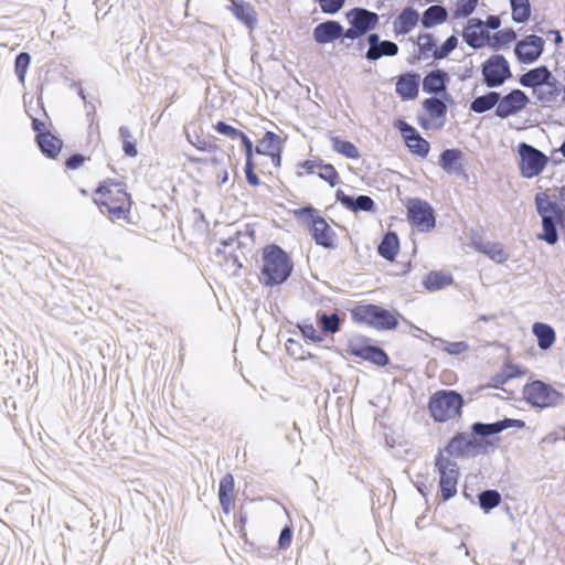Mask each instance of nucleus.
<instances>
[{
    "instance_id": "26",
    "label": "nucleus",
    "mask_w": 565,
    "mask_h": 565,
    "mask_svg": "<svg viewBox=\"0 0 565 565\" xmlns=\"http://www.w3.org/2000/svg\"><path fill=\"white\" fill-rule=\"evenodd\" d=\"M510 427L522 428V427H524V422L521 419L505 418L503 420H500V422H497L493 424L476 423L472 425V430L475 434L480 435V436H490V435L501 433L502 430L510 428Z\"/></svg>"
},
{
    "instance_id": "16",
    "label": "nucleus",
    "mask_w": 565,
    "mask_h": 565,
    "mask_svg": "<svg viewBox=\"0 0 565 565\" xmlns=\"http://www.w3.org/2000/svg\"><path fill=\"white\" fill-rule=\"evenodd\" d=\"M282 149L284 139L273 131H266L263 138L258 140L255 152L269 157L273 166L278 169L281 166Z\"/></svg>"
},
{
    "instance_id": "64",
    "label": "nucleus",
    "mask_w": 565,
    "mask_h": 565,
    "mask_svg": "<svg viewBox=\"0 0 565 565\" xmlns=\"http://www.w3.org/2000/svg\"><path fill=\"white\" fill-rule=\"evenodd\" d=\"M381 42L380 35L377 33H371L367 36V43L370 45L369 50H373V47L377 46V44Z\"/></svg>"
},
{
    "instance_id": "31",
    "label": "nucleus",
    "mask_w": 565,
    "mask_h": 565,
    "mask_svg": "<svg viewBox=\"0 0 565 565\" xmlns=\"http://www.w3.org/2000/svg\"><path fill=\"white\" fill-rule=\"evenodd\" d=\"M532 332L536 337L537 345L541 350L550 349L556 340L554 329L543 322H535L532 327Z\"/></svg>"
},
{
    "instance_id": "39",
    "label": "nucleus",
    "mask_w": 565,
    "mask_h": 565,
    "mask_svg": "<svg viewBox=\"0 0 565 565\" xmlns=\"http://www.w3.org/2000/svg\"><path fill=\"white\" fill-rule=\"evenodd\" d=\"M512 20L516 23H524L531 17L530 0H510Z\"/></svg>"
},
{
    "instance_id": "45",
    "label": "nucleus",
    "mask_w": 565,
    "mask_h": 565,
    "mask_svg": "<svg viewBox=\"0 0 565 565\" xmlns=\"http://www.w3.org/2000/svg\"><path fill=\"white\" fill-rule=\"evenodd\" d=\"M318 322L323 332L335 333L340 330V318L338 313H322L319 316Z\"/></svg>"
},
{
    "instance_id": "57",
    "label": "nucleus",
    "mask_w": 565,
    "mask_h": 565,
    "mask_svg": "<svg viewBox=\"0 0 565 565\" xmlns=\"http://www.w3.org/2000/svg\"><path fill=\"white\" fill-rule=\"evenodd\" d=\"M190 143L195 149H198L199 151H203V152H212V151H215L218 149V146L214 141L206 140V139L199 138V137L195 140H190Z\"/></svg>"
},
{
    "instance_id": "60",
    "label": "nucleus",
    "mask_w": 565,
    "mask_h": 565,
    "mask_svg": "<svg viewBox=\"0 0 565 565\" xmlns=\"http://www.w3.org/2000/svg\"><path fill=\"white\" fill-rule=\"evenodd\" d=\"M468 350V344L466 342H449L445 347V351L449 354H460Z\"/></svg>"
},
{
    "instance_id": "62",
    "label": "nucleus",
    "mask_w": 565,
    "mask_h": 565,
    "mask_svg": "<svg viewBox=\"0 0 565 565\" xmlns=\"http://www.w3.org/2000/svg\"><path fill=\"white\" fill-rule=\"evenodd\" d=\"M32 128L34 131H36V135H41V134H47L49 131H46V124L44 120H41L39 118H33L32 119Z\"/></svg>"
},
{
    "instance_id": "44",
    "label": "nucleus",
    "mask_w": 565,
    "mask_h": 565,
    "mask_svg": "<svg viewBox=\"0 0 565 565\" xmlns=\"http://www.w3.org/2000/svg\"><path fill=\"white\" fill-rule=\"evenodd\" d=\"M535 206L540 215L557 214V206L553 203L546 193H537L535 196Z\"/></svg>"
},
{
    "instance_id": "20",
    "label": "nucleus",
    "mask_w": 565,
    "mask_h": 565,
    "mask_svg": "<svg viewBox=\"0 0 565 565\" xmlns=\"http://www.w3.org/2000/svg\"><path fill=\"white\" fill-rule=\"evenodd\" d=\"M420 76L416 73L407 72L396 78L395 92L402 100H413L419 93Z\"/></svg>"
},
{
    "instance_id": "25",
    "label": "nucleus",
    "mask_w": 565,
    "mask_h": 565,
    "mask_svg": "<svg viewBox=\"0 0 565 565\" xmlns=\"http://www.w3.org/2000/svg\"><path fill=\"white\" fill-rule=\"evenodd\" d=\"M524 374L525 371L520 365L512 362H507L498 373L490 377L489 386L493 388H500L510 380L521 377Z\"/></svg>"
},
{
    "instance_id": "18",
    "label": "nucleus",
    "mask_w": 565,
    "mask_h": 565,
    "mask_svg": "<svg viewBox=\"0 0 565 565\" xmlns=\"http://www.w3.org/2000/svg\"><path fill=\"white\" fill-rule=\"evenodd\" d=\"M465 42L472 49H482L488 46L490 32L484 28L483 21L478 18L469 19L463 31Z\"/></svg>"
},
{
    "instance_id": "50",
    "label": "nucleus",
    "mask_w": 565,
    "mask_h": 565,
    "mask_svg": "<svg viewBox=\"0 0 565 565\" xmlns=\"http://www.w3.org/2000/svg\"><path fill=\"white\" fill-rule=\"evenodd\" d=\"M119 136L122 141V150L125 154L128 157H136L138 151L136 148V143L132 140L130 130L127 127L122 126L119 128Z\"/></svg>"
},
{
    "instance_id": "54",
    "label": "nucleus",
    "mask_w": 565,
    "mask_h": 565,
    "mask_svg": "<svg viewBox=\"0 0 565 565\" xmlns=\"http://www.w3.org/2000/svg\"><path fill=\"white\" fill-rule=\"evenodd\" d=\"M458 45V39L455 35L449 36L440 47L435 51V60L447 57Z\"/></svg>"
},
{
    "instance_id": "1",
    "label": "nucleus",
    "mask_w": 565,
    "mask_h": 565,
    "mask_svg": "<svg viewBox=\"0 0 565 565\" xmlns=\"http://www.w3.org/2000/svg\"><path fill=\"white\" fill-rule=\"evenodd\" d=\"M483 445L477 438L462 433L456 434L435 456L434 467L438 475L440 491L439 503H444L458 493L460 470L454 458L475 457L481 452Z\"/></svg>"
},
{
    "instance_id": "46",
    "label": "nucleus",
    "mask_w": 565,
    "mask_h": 565,
    "mask_svg": "<svg viewBox=\"0 0 565 565\" xmlns=\"http://www.w3.org/2000/svg\"><path fill=\"white\" fill-rule=\"evenodd\" d=\"M479 0H457L452 11L454 19L469 17L477 8Z\"/></svg>"
},
{
    "instance_id": "51",
    "label": "nucleus",
    "mask_w": 565,
    "mask_h": 565,
    "mask_svg": "<svg viewBox=\"0 0 565 565\" xmlns=\"http://www.w3.org/2000/svg\"><path fill=\"white\" fill-rule=\"evenodd\" d=\"M235 15L246 25L254 26L256 23V13L248 4H236L234 9Z\"/></svg>"
},
{
    "instance_id": "19",
    "label": "nucleus",
    "mask_w": 565,
    "mask_h": 565,
    "mask_svg": "<svg viewBox=\"0 0 565 565\" xmlns=\"http://www.w3.org/2000/svg\"><path fill=\"white\" fill-rule=\"evenodd\" d=\"M217 497L223 513H232L236 503L235 479L232 473H225L221 478Z\"/></svg>"
},
{
    "instance_id": "33",
    "label": "nucleus",
    "mask_w": 565,
    "mask_h": 565,
    "mask_svg": "<svg viewBox=\"0 0 565 565\" xmlns=\"http://www.w3.org/2000/svg\"><path fill=\"white\" fill-rule=\"evenodd\" d=\"M452 281L454 279L449 274L430 271L424 277L423 285L427 290L436 291L451 285Z\"/></svg>"
},
{
    "instance_id": "21",
    "label": "nucleus",
    "mask_w": 565,
    "mask_h": 565,
    "mask_svg": "<svg viewBox=\"0 0 565 565\" xmlns=\"http://www.w3.org/2000/svg\"><path fill=\"white\" fill-rule=\"evenodd\" d=\"M343 26L338 21H326L313 29V39L319 44L333 42L344 36Z\"/></svg>"
},
{
    "instance_id": "59",
    "label": "nucleus",
    "mask_w": 565,
    "mask_h": 565,
    "mask_svg": "<svg viewBox=\"0 0 565 565\" xmlns=\"http://www.w3.org/2000/svg\"><path fill=\"white\" fill-rule=\"evenodd\" d=\"M88 160L87 157L75 153L66 159L65 169L66 170H77L84 166V163Z\"/></svg>"
},
{
    "instance_id": "42",
    "label": "nucleus",
    "mask_w": 565,
    "mask_h": 565,
    "mask_svg": "<svg viewBox=\"0 0 565 565\" xmlns=\"http://www.w3.org/2000/svg\"><path fill=\"white\" fill-rule=\"evenodd\" d=\"M461 156L459 149H446L439 156V166L446 172H450L459 163Z\"/></svg>"
},
{
    "instance_id": "22",
    "label": "nucleus",
    "mask_w": 565,
    "mask_h": 565,
    "mask_svg": "<svg viewBox=\"0 0 565 565\" xmlns=\"http://www.w3.org/2000/svg\"><path fill=\"white\" fill-rule=\"evenodd\" d=\"M552 73L545 65L532 68L520 76V84L524 87L534 88V90L543 85H552Z\"/></svg>"
},
{
    "instance_id": "38",
    "label": "nucleus",
    "mask_w": 565,
    "mask_h": 565,
    "mask_svg": "<svg viewBox=\"0 0 565 565\" xmlns=\"http://www.w3.org/2000/svg\"><path fill=\"white\" fill-rule=\"evenodd\" d=\"M398 53V46L396 43L384 40L381 41L377 46L373 47V50H367L365 57L369 61H376L382 56H395Z\"/></svg>"
},
{
    "instance_id": "34",
    "label": "nucleus",
    "mask_w": 565,
    "mask_h": 565,
    "mask_svg": "<svg viewBox=\"0 0 565 565\" xmlns=\"http://www.w3.org/2000/svg\"><path fill=\"white\" fill-rule=\"evenodd\" d=\"M515 40V31L511 28H508L499 30L493 35H490L488 46H490L494 51H499L501 49L508 47Z\"/></svg>"
},
{
    "instance_id": "8",
    "label": "nucleus",
    "mask_w": 565,
    "mask_h": 565,
    "mask_svg": "<svg viewBox=\"0 0 565 565\" xmlns=\"http://www.w3.org/2000/svg\"><path fill=\"white\" fill-rule=\"evenodd\" d=\"M523 398L532 406L546 408L557 405L563 395L550 384L535 380L523 387Z\"/></svg>"
},
{
    "instance_id": "2",
    "label": "nucleus",
    "mask_w": 565,
    "mask_h": 565,
    "mask_svg": "<svg viewBox=\"0 0 565 565\" xmlns=\"http://www.w3.org/2000/svg\"><path fill=\"white\" fill-rule=\"evenodd\" d=\"M93 201L111 222L129 221L132 200L122 182L113 179L103 181L93 192Z\"/></svg>"
},
{
    "instance_id": "37",
    "label": "nucleus",
    "mask_w": 565,
    "mask_h": 565,
    "mask_svg": "<svg viewBox=\"0 0 565 565\" xmlns=\"http://www.w3.org/2000/svg\"><path fill=\"white\" fill-rule=\"evenodd\" d=\"M500 94L497 92H490L486 95L479 96L470 104V109L473 113L482 114L492 109L495 105L498 106Z\"/></svg>"
},
{
    "instance_id": "5",
    "label": "nucleus",
    "mask_w": 565,
    "mask_h": 565,
    "mask_svg": "<svg viewBox=\"0 0 565 565\" xmlns=\"http://www.w3.org/2000/svg\"><path fill=\"white\" fill-rule=\"evenodd\" d=\"M463 397L456 391L439 390L428 401V411L437 423H446L461 417Z\"/></svg>"
},
{
    "instance_id": "41",
    "label": "nucleus",
    "mask_w": 565,
    "mask_h": 565,
    "mask_svg": "<svg viewBox=\"0 0 565 565\" xmlns=\"http://www.w3.org/2000/svg\"><path fill=\"white\" fill-rule=\"evenodd\" d=\"M321 180L326 181L330 186H335L340 183V174L331 163L320 161L319 168L316 173Z\"/></svg>"
},
{
    "instance_id": "28",
    "label": "nucleus",
    "mask_w": 565,
    "mask_h": 565,
    "mask_svg": "<svg viewBox=\"0 0 565 565\" xmlns=\"http://www.w3.org/2000/svg\"><path fill=\"white\" fill-rule=\"evenodd\" d=\"M35 139L41 151L52 159L56 158L63 148V141L51 132L36 135Z\"/></svg>"
},
{
    "instance_id": "58",
    "label": "nucleus",
    "mask_w": 565,
    "mask_h": 565,
    "mask_svg": "<svg viewBox=\"0 0 565 565\" xmlns=\"http://www.w3.org/2000/svg\"><path fill=\"white\" fill-rule=\"evenodd\" d=\"M291 542H292V529H291V526L286 525L281 530L279 539H278L279 550L285 551V550L289 548L291 545Z\"/></svg>"
},
{
    "instance_id": "11",
    "label": "nucleus",
    "mask_w": 565,
    "mask_h": 565,
    "mask_svg": "<svg viewBox=\"0 0 565 565\" xmlns=\"http://www.w3.org/2000/svg\"><path fill=\"white\" fill-rule=\"evenodd\" d=\"M347 19L350 28L345 31L344 36L350 40H355L374 30L380 21L377 13L363 8L351 9L347 13Z\"/></svg>"
},
{
    "instance_id": "56",
    "label": "nucleus",
    "mask_w": 565,
    "mask_h": 565,
    "mask_svg": "<svg viewBox=\"0 0 565 565\" xmlns=\"http://www.w3.org/2000/svg\"><path fill=\"white\" fill-rule=\"evenodd\" d=\"M345 0H319L322 12L333 14L337 13L344 4Z\"/></svg>"
},
{
    "instance_id": "43",
    "label": "nucleus",
    "mask_w": 565,
    "mask_h": 565,
    "mask_svg": "<svg viewBox=\"0 0 565 565\" xmlns=\"http://www.w3.org/2000/svg\"><path fill=\"white\" fill-rule=\"evenodd\" d=\"M418 51L419 54L424 57H433L435 60V51H437V45L434 36L431 34H423L418 36Z\"/></svg>"
},
{
    "instance_id": "15",
    "label": "nucleus",
    "mask_w": 565,
    "mask_h": 565,
    "mask_svg": "<svg viewBox=\"0 0 565 565\" xmlns=\"http://www.w3.org/2000/svg\"><path fill=\"white\" fill-rule=\"evenodd\" d=\"M423 108L428 115L427 117H418V124L423 129L428 130L444 126L447 106L443 100L436 97L426 98L423 102Z\"/></svg>"
},
{
    "instance_id": "29",
    "label": "nucleus",
    "mask_w": 565,
    "mask_h": 565,
    "mask_svg": "<svg viewBox=\"0 0 565 565\" xmlns=\"http://www.w3.org/2000/svg\"><path fill=\"white\" fill-rule=\"evenodd\" d=\"M418 13L412 9H404L394 21V30L398 34L409 33L418 22Z\"/></svg>"
},
{
    "instance_id": "47",
    "label": "nucleus",
    "mask_w": 565,
    "mask_h": 565,
    "mask_svg": "<svg viewBox=\"0 0 565 565\" xmlns=\"http://www.w3.org/2000/svg\"><path fill=\"white\" fill-rule=\"evenodd\" d=\"M501 502V495L497 490H486L479 494L480 507L489 511L498 507Z\"/></svg>"
},
{
    "instance_id": "35",
    "label": "nucleus",
    "mask_w": 565,
    "mask_h": 565,
    "mask_svg": "<svg viewBox=\"0 0 565 565\" xmlns=\"http://www.w3.org/2000/svg\"><path fill=\"white\" fill-rule=\"evenodd\" d=\"M330 141L332 145V149L343 157L352 160H358L361 157V153L358 147L351 141L343 140L338 136L330 137Z\"/></svg>"
},
{
    "instance_id": "61",
    "label": "nucleus",
    "mask_w": 565,
    "mask_h": 565,
    "mask_svg": "<svg viewBox=\"0 0 565 565\" xmlns=\"http://www.w3.org/2000/svg\"><path fill=\"white\" fill-rule=\"evenodd\" d=\"M484 23V28L488 30V29H491V30H498L501 25V20L498 15H489L487 18V21L483 22Z\"/></svg>"
},
{
    "instance_id": "53",
    "label": "nucleus",
    "mask_w": 565,
    "mask_h": 565,
    "mask_svg": "<svg viewBox=\"0 0 565 565\" xmlns=\"http://www.w3.org/2000/svg\"><path fill=\"white\" fill-rule=\"evenodd\" d=\"M320 161H321V159L316 158V159H309V160L299 162L297 166V172H296L297 175L305 177V175L316 174L317 170L319 168Z\"/></svg>"
},
{
    "instance_id": "55",
    "label": "nucleus",
    "mask_w": 565,
    "mask_h": 565,
    "mask_svg": "<svg viewBox=\"0 0 565 565\" xmlns=\"http://www.w3.org/2000/svg\"><path fill=\"white\" fill-rule=\"evenodd\" d=\"M214 130L218 132L222 136H225L230 139H237V137L241 135V130L236 129L235 127L224 122V121H217L214 125Z\"/></svg>"
},
{
    "instance_id": "27",
    "label": "nucleus",
    "mask_w": 565,
    "mask_h": 565,
    "mask_svg": "<svg viewBox=\"0 0 565 565\" xmlns=\"http://www.w3.org/2000/svg\"><path fill=\"white\" fill-rule=\"evenodd\" d=\"M448 74L443 70L429 72L423 79V89L427 94L438 95L446 92Z\"/></svg>"
},
{
    "instance_id": "63",
    "label": "nucleus",
    "mask_w": 565,
    "mask_h": 565,
    "mask_svg": "<svg viewBox=\"0 0 565 565\" xmlns=\"http://www.w3.org/2000/svg\"><path fill=\"white\" fill-rule=\"evenodd\" d=\"M305 337L313 340V341H320L321 337L317 335V331L312 326H306L301 329Z\"/></svg>"
},
{
    "instance_id": "10",
    "label": "nucleus",
    "mask_w": 565,
    "mask_h": 565,
    "mask_svg": "<svg viewBox=\"0 0 565 565\" xmlns=\"http://www.w3.org/2000/svg\"><path fill=\"white\" fill-rule=\"evenodd\" d=\"M481 73L488 87H499L512 76L510 63L501 54L489 56L481 65Z\"/></svg>"
},
{
    "instance_id": "49",
    "label": "nucleus",
    "mask_w": 565,
    "mask_h": 565,
    "mask_svg": "<svg viewBox=\"0 0 565 565\" xmlns=\"http://www.w3.org/2000/svg\"><path fill=\"white\" fill-rule=\"evenodd\" d=\"M31 62V56L29 53L22 52L20 53L14 61V72L17 77L21 84H24L26 72Z\"/></svg>"
},
{
    "instance_id": "23",
    "label": "nucleus",
    "mask_w": 565,
    "mask_h": 565,
    "mask_svg": "<svg viewBox=\"0 0 565 565\" xmlns=\"http://www.w3.org/2000/svg\"><path fill=\"white\" fill-rule=\"evenodd\" d=\"M237 139H241L244 150H245V177L246 181L252 186H258L260 184V180L255 173V169L257 168V164L254 161V146L250 139L244 134L241 132V135L237 137Z\"/></svg>"
},
{
    "instance_id": "12",
    "label": "nucleus",
    "mask_w": 565,
    "mask_h": 565,
    "mask_svg": "<svg viewBox=\"0 0 565 565\" xmlns=\"http://www.w3.org/2000/svg\"><path fill=\"white\" fill-rule=\"evenodd\" d=\"M366 341L367 339L365 338L350 340L347 348L348 354L361 358L379 366L387 365L390 359L385 351L367 344Z\"/></svg>"
},
{
    "instance_id": "30",
    "label": "nucleus",
    "mask_w": 565,
    "mask_h": 565,
    "mask_svg": "<svg viewBox=\"0 0 565 565\" xmlns=\"http://www.w3.org/2000/svg\"><path fill=\"white\" fill-rule=\"evenodd\" d=\"M475 246L478 252L487 255L490 259L498 264H503L509 258V254L505 252L501 243L478 242L475 244Z\"/></svg>"
},
{
    "instance_id": "4",
    "label": "nucleus",
    "mask_w": 565,
    "mask_h": 565,
    "mask_svg": "<svg viewBox=\"0 0 565 565\" xmlns=\"http://www.w3.org/2000/svg\"><path fill=\"white\" fill-rule=\"evenodd\" d=\"M295 216L309 231L315 243L327 249L337 247V233L320 212L311 205L295 210Z\"/></svg>"
},
{
    "instance_id": "52",
    "label": "nucleus",
    "mask_w": 565,
    "mask_h": 565,
    "mask_svg": "<svg viewBox=\"0 0 565 565\" xmlns=\"http://www.w3.org/2000/svg\"><path fill=\"white\" fill-rule=\"evenodd\" d=\"M186 160L190 164L195 167L198 172H202L205 168H215L218 164V160L215 157L212 158H200L191 154H186Z\"/></svg>"
},
{
    "instance_id": "40",
    "label": "nucleus",
    "mask_w": 565,
    "mask_h": 565,
    "mask_svg": "<svg viewBox=\"0 0 565 565\" xmlns=\"http://www.w3.org/2000/svg\"><path fill=\"white\" fill-rule=\"evenodd\" d=\"M541 216L543 232L539 234L537 237L550 245H554L558 239L555 222L551 215Z\"/></svg>"
},
{
    "instance_id": "24",
    "label": "nucleus",
    "mask_w": 565,
    "mask_h": 565,
    "mask_svg": "<svg viewBox=\"0 0 565 565\" xmlns=\"http://www.w3.org/2000/svg\"><path fill=\"white\" fill-rule=\"evenodd\" d=\"M337 201H339L344 207L352 212H371L375 207V203L372 198L367 195H360L356 199L345 194L343 191L338 190L335 193Z\"/></svg>"
},
{
    "instance_id": "17",
    "label": "nucleus",
    "mask_w": 565,
    "mask_h": 565,
    "mask_svg": "<svg viewBox=\"0 0 565 565\" xmlns=\"http://www.w3.org/2000/svg\"><path fill=\"white\" fill-rule=\"evenodd\" d=\"M530 99L521 89H513L503 97H499L495 115L500 118H508L522 111Z\"/></svg>"
},
{
    "instance_id": "13",
    "label": "nucleus",
    "mask_w": 565,
    "mask_h": 565,
    "mask_svg": "<svg viewBox=\"0 0 565 565\" xmlns=\"http://www.w3.org/2000/svg\"><path fill=\"white\" fill-rule=\"evenodd\" d=\"M394 127L399 130L401 136L412 154L422 159H425L428 156L430 151V143L423 138L413 126L402 119H397Z\"/></svg>"
},
{
    "instance_id": "9",
    "label": "nucleus",
    "mask_w": 565,
    "mask_h": 565,
    "mask_svg": "<svg viewBox=\"0 0 565 565\" xmlns=\"http://www.w3.org/2000/svg\"><path fill=\"white\" fill-rule=\"evenodd\" d=\"M406 216L408 223L420 232H430L436 226V216L433 206L418 198L406 202Z\"/></svg>"
},
{
    "instance_id": "32",
    "label": "nucleus",
    "mask_w": 565,
    "mask_h": 565,
    "mask_svg": "<svg viewBox=\"0 0 565 565\" xmlns=\"http://www.w3.org/2000/svg\"><path fill=\"white\" fill-rule=\"evenodd\" d=\"M398 252L399 241L397 234L394 232L386 233L379 245V254L387 260H394Z\"/></svg>"
},
{
    "instance_id": "36",
    "label": "nucleus",
    "mask_w": 565,
    "mask_h": 565,
    "mask_svg": "<svg viewBox=\"0 0 565 565\" xmlns=\"http://www.w3.org/2000/svg\"><path fill=\"white\" fill-rule=\"evenodd\" d=\"M448 18L446 8L441 6H431L425 10L422 23L425 28H431L437 24L444 23Z\"/></svg>"
},
{
    "instance_id": "3",
    "label": "nucleus",
    "mask_w": 565,
    "mask_h": 565,
    "mask_svg": "<svg viewBox=\"0 0 565 565\" xmlns=\"http://www.w3.org/2000/svg\"><path fill=\"white\" fill-rule=\"evenodd\" d=\"M294 263L290 256L278 245L269 244L263 248L260 282L267 287L285 282L291 275Z\"/></svg>"
},
{
    "instance_id": "14",
    "label": "nucleus",
    "mask_w": 565,
    "mask_h": 565,
    "mask_svg": "<svg viewBox=\"0 0 565 565\" xmlns=\"http://www.w3.org/2000/svg\"><path fill=\"white\" fill-rule=\"evenodd\" d=\"M545 41L543 38L530 34L518 41L514 46V54L520 63L532 64L540 58L544 51Z\"/></svg>"
},
{
    "instance_id": "48",
    "label": "nucleus",
    "mask_w": 565,
    "mask_h": 565,
    "mask_svg": "<svg viewBox=\"0 0 565 565\" xmlns=\"http://www.w3.org/2000/svg\"><path fill=\"white\" fill-rule=\"evenodd\" d=\"M536 99L544 106H547L556 100L558 95V89L555 86L554 81H552V85L546 88L539 87L534 90Z\"/></svg>"
},
{
    "instance_id": "6",
    "label": "nucleus",
    "mask_w": 565,
    "mask_h": 565,
    "mask_svg": "<svg viewBox=\"0 0 565 565\" xmlns=\"http://www.w3.org/2000/svg\"><path fill=\"white\" fill-rule=\"evenodd\" d=\"M354 322L366 324L376 330H394L398 326L397 317L390 310L371 303L356 305L351 309Z\"/></svg>"
},
{
    "instance_id": "7",
    "label": "nucleus",
    "mask_w": 565,
    "mask_h": 565,
    "mask_svg": "<svg viewBox=\"0 0 565 565\" xmlns=\"http://www.w3.org/2000/svg\"><path fill=\"white\" fill-rule=\"evenodd\" d=\"M518 154L520 173L526 179L540 175L550 161L545 153L525 142L519 143Z\"/></svg>"
}]
</instances>
